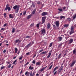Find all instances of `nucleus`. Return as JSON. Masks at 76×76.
<instances>
[{
    "label": "nucleus",
    "mask_w": 76,
    "mask_h": 76,
    "mask_svg": "<svg viewBox=\"0 0 76 76\" xmlns=\"http://www.w3.org/2000/svg\"><path fill=\"white\" fill-rule=\"evenodd\" d=\"M69 44H71L73 42V39H70L69 40Z\"/></svg>",
    "instance_id": "nucleus-13"
},
{
    "label": "nucleus",
    "mask_w": 76,
    "mask_h": 76,
    "mask_svg": "<svg viewBox=\"0 0 76 76\" xmlns=\"http://www.w3.org/2000/svg\"><path fill=\"white\" fill-rule=\"evenodd\" d=\"M9 18L11 19H12V18H13V15H12V14H10L9 15Z\"/></svg>",
    "instance_id": "nucleus-14"
},
{
    "label": "nucleus",
    "mask_w": 76,
    "mask_h": 76,
    "mask_svg": "<svg viewBox=\"0 0 76 76\" xmlns=\"http://www.w3.org/2000/svg\"><path fill=\"white\" fill-rule=\"evenodd\" d=\"M69 26L68 24H65L64 25V27H65L66 28H67L68 26Z\"/></svg>",
    "instance_id": "nucleus-26"
},
{
    "label": "nucleus",
    "mask_w": 76,
    "mask_h": 76,
    "mask_svg": "<svg viewBox=\"0 0 76 76\" xmlns=\"http://www.w3.org/2000/svg\"><path fill=\"white\" fill-rule=\"evenodd\" d=\"M76 63V61L75 60L74 61H73L72 64L70 65V66L72 67L74 65L75 63Z\"/></svg>",
    "instance_id": "nucleus-8"
},
{
    "label": "nucleus",
    "mask_w": 76,
    "mask_h": 76,
    "mask_svg": "<svg viewBox=\"0 0 76 76\" xmlns=\"http://www.w3.org/2000/svg\"><path fill=\"white\" fill-rule=\"evenodd\" d=\"M32 67V65H31L29 68V69H30V70H32L34 69V67Z\"/></svg>",
    "instance_id": "nucleus-16"
},
{
    "label": "nucleus",
    "mask_w": 76,
    "mask_h": 76,
    "mask_svg": "<svg viewBox=\"0 0 76 76\" xmlns=\"http://www.w3.org/2000/svg\"><path fill=\"white\" fill-rule=\"evenodd\" d=\"M26 11L23 12V15H26Z\"/></svg>",
    "instance_id": "nucleus-44"
},
{
    "label": "nucleus",
    "mask_w": 76,
    "mask_h": 76,
    "mask_svg": "<svg viewBox=\"0 0 76 76\" xmlns=\"http://www.w3.org/2000/svg\"><path fill=\"white\" fill-rule=\"evenodd\" d=\"M53 65H52L49 68V69H51V68H52V67H53Z\"/></svg>",
    "instance_id": "nucleus-39"
},
{
    "label": "nucleus",
    "mask_w": 76,
    "mask_h": 76,
    "mask_svg": "<svg viewBox=\"0 0 76 76\" xmlns=\"http://www.w3.org/2000/svg\"><path fill=\"white\" fill-rule=\"evenodd\" d=\"M61 53H60V54H59L58 56V57L56 58H58V59H59V58H60L61 57Z\"/></svg>",
    "instance_id": "nucleus-23"
},
{
    "label": "nucleus",
    "mask_w": 76,
    "mask_h": 76,
    "mask_svg": "<svg viewBox=\"0 0 76 76\" xmlns=\"http://www.w3.org/2000/svg\"><path fill=\"white\" fill-rule=\"evenodd\" d=\"M1 30L2 31H4V28H1Z\"/></svg>",
    "instance_id": "nucleus-56"
},
{
    "label": "nucleus",
    "mask_w": 76,
    "mask_h": 76,
    "mask_svg": "<svg viewBox=\"0 0 76 76\" xmlns=\"http://www.w3.org/2000/svg\"><path fill=\"white\" fill-rule=\"evenodd\" d=\"M31 16H32V14H31L28 15V16H27V19H30L31 18Z\"/></svg>",
    "instance_id": "nucleus-20"
},
{
    "label": "nucleus",
    "mask_w": 76,
    "mask_h": 76,
    "mask_svg": "<svg viewBox=\"0 0 76 76\" xmlns=\"http://www.w3.org/2000/svg\"><path fill=\"white\" fill-rule=\"evenodd\" d=\"M41 31L42 34H45V29L44 28L43 29H42L41 30Z\"/></svg>",
    "instance_id": "nucleus-11"
},
{
    "label": "nucleus",
    "mask_w": 76,
    "mask_h": 76,
    "mask_svg": "<svg viewBox=\"0 0 76 76\" xmlns=\"http://www.w3.org/2000/svg\"><path fill=\"white\" fill-rule=\"evenodd\" d=\"M34 23H32L31 24V25H30V26H31V27H32V26H34Z\"/></svg>",
    "instance_id": "nucleus-42"
},
{
    "label": "nucleus",
    "mask_w": 76,
    "mask_h": 76,
    "mask_svg": "<svg viewBox=\"0 0 76 76\" xmlns=\"http://www.w3.org/2000/svg\"><path fill=\"white\" fill-rule=\"evenodd\" d=\"M63 66H61L60 68L59 69L58 71V73L59 74H60V73H61V71L63 69Z\"/></svg>",
    "instance_id": "nucleus-5"
},
{
    "label": "nucleus",
    "mask_w": 76,
    "mask_h": 76,
    "mask_svg": "<svg viewBox=\"0 0 76 76\" xmlns=\"http://www.w3.org/2000/svg\"><path fill=\"white\" fill-rule=\"evenodd\" d=\"M36 10H37L36 9H35L32 12V14L33 15H34V13H35V12H36Z\"/></svg>",
    "instance_id": "nucleus-19"
},
{
    "label": "nucleus",
    "mask_w": 76,
    "mask_h": 76,
    "mask_svg": "<svg viewBox=\"0 0 76 76\" xmlns=\"http://www.w3.org/2000/svg\"><path fill=\"white\" fill-rule=\"evenodd\" d=\"M43 49H42L41 50H39V53H41V52H42V51H43Z\"/></svg>",
    "instance_id": "nucleus-45"
},
{
    "label": "nucleus",
    "mask_w": 76,
    "mask_h": 76,
    "mask_svg": "<svg viewBox=\"0 0 76 76\" xmlns=\"http://www.w3.org/2000/svg\"><path fill=\"white\" fill-rule=\"evenodd\" d=\"M36 76H39V74H38V73H37L36 74Z\"/></svg>",
    "instance_id": "nucleus-60"
},
{
    "label": "nucleus",
    "mask_w": 76,
    "mask_h": 76,
    "mask_svg": "<svg viewBox=\"0 0 76 76\" xmlns=\"http://www.w3.org/2000/svg\"><path fill=\"white\" fill-rule=\"evenodd\" d=\"M5 68V67L4 66H2L1 67V70H2V69H3Z\"/></svg>",
    "instance_id": "nucleus-35"
},
{
    "label": "nucleus",
    "mask_w": 76,
    "mask_h": 76,
    "mask_svg": "<svg viewBox=\"0 0 76 76\" xmlns=\"http://www.w3.org/2000/svg\"><path fill=\"white\" fill-rule=\"evenodd\" d=\"M62 37H59L57 39V41L59 42V41H61L62 40Z\"/></svg>",
    "instance_id": "nucleus-7"
},
{
    "label": "nucleus",
    "mask_w": 76,
    "mask_h": 76,
    "mask_svg": "<svg viewBox=\"0 0 76 76\" xmlns=\"http://www.w3.org/2000/svg\"><path fill=\"white\" fill-rule=\"evenodd\" d=\"M51 53L50 52L49 53L48 56H47V58H49V57H50V56H51Z\"/></svg>",
    "instance_id": "nucleus-18"
},
{
    "label": "nucleus",
    "mask_w": 76,
    "mask_h": 76,
    "mask_svg": "<svg viewBox=\"0 0 76 76\" xmlns=\"http://www.w3.org/2000/svg\"><path fill=\"white\" fill-rule=\"evenodd\" d=\"M66 7H63V9H64V10H65V9H66Z\"/></svg>",
    "instance_id": "nucleus-50"
},
{
    "label": "nucleus",
    "mask_w": 76,
    "mask_h": 76,
    "mask_svg": "<svg viewBox=\"0 0 76 76\" xmlns=\"http://www.w3.org/2000/svg\"><path fill=\"white\" fill-rule=\"evenodd\" d=\"M4 42H6V43L7 44V43H8V41H5Z\"/></svg>",
    "instance_id": "nucleus-59"
},
{
    "label": "nucleus",
    "mask_w": 76,
    "mask_h": 76,
    "mask_svg": "<svg viewBox=\"0 0 76 76\" xmlns=\"http://www.w3.org/2000/svg\"><path fill=\"white\" fill-rule=\"evenodd\" d=\"M76 14H75V15L73 17V19H75V18H76Z\"/></svg>",
    "instance_id": "nucleus-36"
},
{
    "label": "nucleus",
    "mask_w": 76,
    "mask_h": 76,
    "mask_svg": "<svg viewBox=\"0 0 76 76\" xmlns=\"http://www.w3.org/2000/svg\"><path fill=\"white\" fill-rule=\"evenodd\" d=\"M27 74H28V71L26 72L25 73L26 75Z\"/></svg>",
    "instance_id": "nucleus-55"
},
{
    "label": "nucleus",
    "mask_w": 76,
    "mask_h": 76,
    "mask_svg": "<svg viewBox=\"0 0 76 76\" xmlns=\"http://www.w3.org/2000/svg\"><path fill=\"white\" fill-rule=\"evenodd\" d=\"M15 58H16V56L15 57H14V58H13V59H15Z\"/></svg>",
    "instance_id": "nucleus-64"
},
{
    "label": "nucleus",
    "mask_w": 76,
    "mask_h": 76,
    "mask_svg": "<svg viewBox=\"0 0 76 76\" xmlns=\"http://www.w3.org/2000/svg\"><path fill=\"white\" fill-rule=\"evenodd\" d=\"M63 18L64 19H65V16H60V19H63Z\"/></svg>",
    "instance_id": "nucleus-24"
},
{
    "label": "nucleus",
    "mask_w": 76,
    "mask_h": 76,
    "mask_svg": "<svg viewBox=\"0 0 76 76\" xmlns=\"http://www.w3.org/2000/svg\"><path fill=\"white\" fill-rule=\"evenodd\" d=\"M47 66L45 68H42V69H41L40 70V71H41V72H42V71H43V70H44V69H46V68H47Z\"/></svg>",
    "instance_id": "nucleus-25"
},
{
    "label": "nucleus",
    "mask_w": 76,
    "mask_h": 76,
    "mask_svg": "<svg viewBox=\"0 0 76 76\" xmlns=\"http://www.w3.org/2000/svg\"><path fill=\"white\" fill-rule=\"evenodd\" d=\"M17 61H18V60L16 59V60H15V61H14L12 64H15V63H16V62Z\"/></svg>",
    "instance_id": "nucleus-32"
},
{
    "label": "nucleus",
    "mask_w": 76,
    "mask_h": 76,
    "mask_svg": "<svg viewBox=\"0 0 76 76\" xmlns=\"http://www.w3.org/2000/svg\"><path fill=\"white\" fill-rule=\"evenodd\" d=\"M37 3L38 4H40L41 3V2L39 1H38L37 2Z\"/></svg>",
    "instance_id": "nucleus-40"
},
{
    "label": "nucleus",
    "mask_w": 76,
    "mask_h": 76,
    "mask_svg": "<svg viewBox=\"0 0 76 76\" xmlns=\"http://www.w3.org/2000/svg\"><path fill=\"white\" fill-rule=\"evenodd\" d=\"M66 54H67V53H66L65 54H64V55L63 57H65V56L66 55Z\"/></svg>",
    "instance_id": "nucleus-57"
},
{
    "label": "nucleus",
    "mask_w": 76,
    "mask_h": 76,
    "mask_svg": "<svg viewBox=\"0 0 76 76\" xmlns=\"http://www.w3.org/2000/svg\"><path fill=\"white\" fill-rule=\"evenodd\" d=\"M39 24H37V28H38V27H39Z\"/></svg>",
    "instance_id": "nucleus-48"
},
{
    "label": "nucleus",
    "mask_w": 76,
    "mask_h": 76,
    "mask_svg": "<svg viewBox=\"0 0 76 76\" xmlns=\"http://www.w3.org/2000/svg\"><path fill=\"white\" fill-rule=\"evenodd\" d=\"M36 65H37V66H40L41 65V63L40 62H37L36 63Z\"/></svg>",
    "instance_id": "nucleus-15"
},
{
    "label": "nucleus",
    "mask_w": 76,
    "mask_h": 76,
    "mask_svg": "<svg viewBox=\"0 0 76 76\" xmlns=\"http://www.w3.org/2000/svg\"><path fill=\"white\" fill-rule=\"evenodd\" d=\"M32 45V43H30L26 45V48H28V47H31V46Z\"/></svg>",
    "instance_id": "nucleus-12"
},
{
    "label": "nucleus",
    "mask_w": 76,
    "mask_h": 76,
    "mask_svg": "<svg viewBox=\"0 0 76 76\" xmlns=\"http://www.w3.org/2000/svg\"><path fill=\"white\" fill-rule=\"evenodd\" d=\"M47 28L48 29H49L51 27V25L50 23H48V25H47Z\"/></svg>",
    "instance_id": "nucleus-10"
},
{
    "label": "nucleus",
    "mask_w": 76,
    "mask_h": 76,
    "mask_svg": "<svg viewBox=\"0 0 76 76\" xmlns=\"http://www.w3.org/2000/svg\"><path fill=\"white\" fill-rule=\"evenodd\" d=\"M4 16H6V13H4Z\"/></svg>",
    "instance_id": "nucleus-61"
},
{
    "label": "nucleus",
    "mask_w": 76,
    "mask_h": 76,
    "mask_svg": "<svg viewBox=\"0 0 76 76\" xmlns=\"http://www.w3.org/2000/svg\"><path fill=\"white\" fill-rule=\"evenodd\" d=\"M58 10L60 12H62L63 11V10L61 8L58 9Z\"/></svg>",
    "instance_id": "nucleus-33"
},
{
    "label": "nucleus",
    "mask_w": 76,
    "mask_h": 76,
    "mask_svg": "<svg viewBox=\"0 0 76 76\" xmlns=\"http://www.w3.org/2000/svg\"><path fill=\"white\" fill-rule=\"evenodd\" d=\"M14 32H15V28H12V33H14Z\"/></svg>",
    "instance_id": "nucleus-28"
},
{
    "label": "nucleus",
    "mask_w": 76,
    "mask_h": 76,
    "mask_svg": "<svg viewBox=\"0 0 76 76\" xmlns=\"http://www.w3.org/2000/svg\"><path fill=\"white\" fill-rule=\"evenodd\" d=\"M52 45L53 43H51L49 46V47H51V46H52Z\"/></svg>",
    "instance_id": "nucleus-31"
},
{
    "label": "nucleus",
    "mask_w": 76,
    "mask_h": 76,
    "mask_svg": "<svg viewBox=\"0 0 76 76\" xmlns=\"http://www.w3.org/2000/svg\"><path fill=\"white\" fill-rule=\"evenodd\" d=\"M11 66H12V64H10V65H9L8 66L7 68H10V67H11Z\"/></svg>",
    "instance_id": "nucleus-30"
},
{
    "label": "nucleus",
    "mask_w": 76,
    "mask_h": 76,
    "mask_svg": "<svg viewBox=\"0 0 76 76\" xmlns=\"http://www.w3.org/2000/svg\"><path fill=\"white\" fill-rule=\"evenodd\" d=\"M13 9L15 10V13H18L19 10V7H18V5H15L13 7Z\"/></svg>",
    "instance_id": "nucleus-1"
},
{
    "label": "nucleus",
    "mask_w": 76,
    "mask_h": 76,
    "mask_svg": "<svg viewBox=\"0 0 76 76\" xmlns=\"http://www.w3.org/2000/svg\"><path fill=\"white\" fill-rule=\"evenodd\" d=\"M74 26H72L71 27V31L69 32L70 35H72V34L74 33Z\"/></svg>",
    "instance_id": "nucleus-2"
},
{
    "label": "nucleus",
    "mask_w": 76,
    "mask_h": 76,
    "mask_svg": "<svg viewBox=\"0 0 76 76\" xmlns=\"http://www.w3.org/2000/svg\"><path fill=\"white\" fill-rule=\"evenodd\" d=\"M29 54V53L28 52L27 53H26V55H27V56H28Z\"/></svg>",
    "instance_id": "nucleus-54"
},
{
    "label": "nucleus",
    "mask_w": 76,
    "mask_h": 76,
    "mask_svg": "<svg viewBox=\"0 0 76 76\" xmlns=\"http://www.w3.org/2000/svg\"><path fill=\"white\" fill-rule=\"evenodd\" d=\"M31 38V36H27L26 37V38Z\"/></svg>",
    "instance_id": "nucleus-37"
},
{
    "label": "nucleus",
    "mask_w": 76,
    "mask_h": 76,
    "mask_svg": "<svg viewBox=\"0 0 76 76\" xmlns=\"http://www.w3.org/2000/svg\"><path fill=\"white\" fill-rule=\"evenodd\" d=\"M23 58V57H20L19 58V61H20V60H22V58Z\"/></svg>",
    "instance_id": "nucleus-34"
},
{
    "label": "nucleus",
    "mask_w": 76,
    "mask_h": 76,
    "mask_svg": "<svg viewBox=\"0 0 76 76\" xmlns=\"http://www.w3.org/2000/svg\"><path fill=\"white\" fill-rule=\"evenodd\" d=\"M35 56H36V54H35L34 56H33V58H34V57H35Z\"/></svg>",
    "instance_id": "nucleus-62"
},
{
    "label": "nucleus",
    "mask_w": 76,
    "mask_h": 76,
    "mask_svg": "<svg viewBox=\"0 0 76 76\" xmlns=\"http://www.w3.org/2000/svg\"><path fill=\"white\" fill-rule=\"evenodd\" d=\"M58 66H56V67L54 69L53 73H54V72H55V71H56V70H57L58 69Z\"/></svg>",
    "instance_id": "nucleus-17"
},
{
    "label": "nucleus",
    "mask_w": 76,
    "mask_h": 76,
    "mask_svg": "<svg viewBox=\"0 0 76 76\" xmlns=\"http://www.w3.org/2000/svg\"><path fill=\"white\" fill-rule=\"evenodd\" d=\"M53 27H54V28H56V25H53Z\"/></svg>",
    "instance_id": "nucleus-58"
},
{
    "label": "nucleus",
    "mask_w": 76,
    "mask_h": 76,
    "mask_svg": "<svg viewBox=\"0 0 76 76\" xmlns=\"http://www.w3.org/2000/svg\"><path fill=\"white\" fill-rule=\"evenodd\" d=\"M57 73V71H56L54 73V75H56V73Z\"/></svg>",
    "instance_id": "nucleus-53"
},
{
    "label": "nucleus",
    "mask_w": 76,
    "mask_h": 76,
    "mask_svg": "<svg viewBox=\"0 0 76 76\" xmlns=\"http://www.w3.org/2000/svg\"><path fill=\"white\" fill-rule=\"evenodd\" d=\"M32 63H33V64H35V61L34 60H33L32 61Z\"/></svg>",
    "instance_id": "nucleus-43"
},
{
    "label": "nucleus",
    "mask_w": 76,
    "mask_h": 76,
    "mask_svg": "<svg viewBox=\"0 0 76 76\" xmlns=\"http://www.w3.org/2000/svg\"><path fill=\"white\" fill-rule=\"evenodd\" d=\"M19 41V40H16V41H15V43H18V42Z\"/></svg>",
    "instance_id": "nucleus-38"
},
{
    "label": "nucleus",
    "mask_w": 76,
    "mask_h": 76,
    "mask_svg": "<svg viewBox=\"0 0 76 76\" xmlns=\"http://www.w3.org/2000/svg\"><path fill=\"white\" fill-rule=\"evenodd\" d=\"M32 6H33V7H35V5H34V4H32Z\"/></svg>",
    "instance_id": "nucleus-51"
},
{
    "label": "nucleus",
    "mask_w": 76,
    "mask_h": 76,
    "mask_svg": "<svg viewBox=\"0 0 76 76\" xmlns=\"http://www.w3.org/2000/svg\"><path fill=\"white\" fill-rule=\"evenodd\" d=\"M29 64V62H27L26 64L24 65V66H26L27 64Z\"/></svg>",
    "instance_id": "nucleus-41"
},
{
    "label": "nucleus",
    "mask_w": 76,
    "mask_h": 76,
    "mask_svg": "<svg viewBox=\"0 0 76 76\" xmlns=\"http://www.w3.org/2000/svg\"><path fill=\"white\" fill-rule=\"evenodd\" d=\"M67 19L68 20H69V21H70V20H71V18H67Z\"/></svg>",
    "instance_id": "nucleus-46"
},
{
    "label": "nucleus",
    "mask_w": 76,
    "mask_h": 76,
    "mask_svg": "<svg viewBox=\"0 0 76 76\" xmlns=\"http://www.w3.org/2000/svg\"><path fill=\"white\" fill-rule=\"evenodd\" d=\"M48 13L47 12H44L42 14V16H46L47 15Z\"/></svg>",
    "instance_id": "nucleus-9"
},
{
    "label": "nucleus",
    "mask_w": 76,
    "mask_h": 76,
    "mask_svg": "<svg viewBox=\"0 0 76 76\" xmlns=\"http://www.w3.org/2000/svg\"><path fill=\"white\" fill-rule=\"evenodd\" d=\"M73 54L76 55V49H74V50L73 51Z\"/></svg>",
    "instance_id": "nucleus-21"
},
{
    "label": "nucleus",
    "mask_w": 76,
    "mask_h": 76,
    "mask_svg": "<svg viewBox=\"0 0 76 76\" xmlns=\"http://www.w3.org/2000/svg\"><path fill=\"white\" fill-rule=\"evenodd\" d=\"M55 24L56 25L57 27H59V25H60V22L59 21H56Z\"/></svg>",
    "instance_id": "nucleus-6"
},
{
    "label": "nucleus",
    "mask_w": 76,
    "mask_h": 76,
    "mask_svg": "<svg viewBox=\"0 0 76 76\" xmlns=\"http://www.w3.org/2000/svg\"><path fill=\"white\" fill-rule=\"evenodd\" d=\"M47 18V17H43L42 18V23H44L45 22V19Z\"/></svg>",
    "instance_id": "nucleus-4"
},
{
    "label": "nucleus",
    "mask_w": 76,
    "mask_h": 76,
    "mask_svg": "<svg viewBox=\"0 0 76 76\" xmlns=\"http://www.w3.org/2000/svg\"><path fill=\"white\" fill-rule=\"evenodd\" d=\"M46 53H47L46 51L45 52H43L41 53L42 54H46Z\"/></svg>",
    "instance_id": "nucleus-29"
},
{
    "label": "nucleus",
    "mask_w": 76,
    "mask_h": 76,
    "mask_svg": "<svg viewBox=\"0 0 76 76\" xmlns=\"http://www.w3.org/2000/svg\"><path fill=\"white\" fill-rule=\"evenodd\" d=\"M6 52V50H4L3 51L4 53H5Z\"/></svg>",
    "instance_id": "nucleus-49"
},
{
    "label": "nucleus",
    "mask_w": 76,
    "mask_h": 76,
    "mask_svg": "<svg viewBox=\"0 0 76 76\" xmlns=\"http://www.w3.org/2000/svg\"><path fill=\"white\" fill-rule=\"evenodd\" d=\"M6 26H7V23H5L4 25V27Z\"/></svg>",
    "instance_id": "nucleus-47"
},
{
    "label": "nucleus",
    "mask_w": 76,
    "mask_h": 76,
    "mask_svg": "<svg viewBox=\"0 0 76 76\" xmlns=\"http://www.w3.org/2000/svg\"><path fill=\"white\" fill-rule=\"evenodd\" d=\"M7 64H10V62H7Z\"/></svg>",
    "instance_id": "nucleus-63"
},
{
    "label": "nucleus",
    "mask_w": 76,
    "mask_h": 76,
    "mask_svg": "<svg viewBox=\"0 0 76 76\" xmlns=\"http://www.w3.org/2000/svg\"><path fill=\"white\" fill-rule=\"evenodd\" d=\"M15 53H17V52H18V49L16 48H15Z\"/></svg>",
    "instance_id": "nucleus-27"
},
{
    "label": "nucleus",
    "mask_w": 76,
    "mask_h": 76,
    "mask_svg": "<svg viewBox=\"0 0 76 76\" xmlns=\"http://www.w3.org/2000/svg\"><path fill=\"white\" fill-rule=\"evenodd\" d=\"M5 10H8L9 12V11L11 10V8H10V7H9V4H7L6 6V8L5 9Z\"/></svg>",
    "instance_id": "nucleus-3"
},
{
    "label": "nucleus",
    "mask_w": 76,
    "mask_h": 76,
    "mask_svg": "<svg viewBox=\"0 0 76 76\" xmlns=\"http://www.w3.org/2000/svg\"><path fill=\"white\" fill-rule=\"evenodd\" d=\"M39 23L40 25H42V24H43V23H41V22H39Z\"/></svg>",
    "instance_id": "nucleus-52"
},
{
    "label": "nucleus",
    "mask_w": 76,
    "mask_h": 76,
    "mask_svg": "<svg viewBox=\"0 0 76 76\" xmlns=\"http://www.w3.org/2000/svg\"><path fill=\"white\" fill-rule=\"evenodd\" d=\"M34 72H33L32 74V72H31L30 75V76H34Z\"/></svg>",
    "instance_id": "nucleus-22"
}]
</instances>
